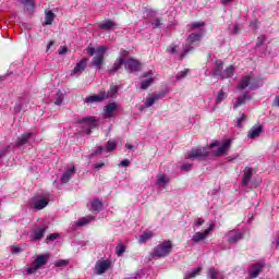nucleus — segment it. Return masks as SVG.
Masks as SVG:
<instances>
[{
  "mask_svg": "<svg viewBox=\"0 0 279 279\" xmlns=\"http://www.w3.org/2000/svg\"><path fill=\"white\" fill-rule=\"evenodd\" d=\"M171 250H173V244L171 241H163L154 247L151 256L154 258H162L165 256H169V254H171Z\"/></svg>",
  "mask_w": 279,
  "mask_h": 279,
  "instance_id": "f257e3e1",
  "label": "nucleus"
},
{
  "mask_svg": "<svg viewBox=\"0 0 279 279\" xmlns=\"http://www.w3.org/2000/svg\"><path fill=\"white\" fill-rule=\"evenodd\" d=\"M49 263V255L41 254L36 257V259L31 264L29 267L26 268V274L32 275L38 271V269H43L45 265Z\"/></svg>",
  "mask_w": 279,
  "mask_h": 279,
  "instance_id": "f03ea898",
  "label": "nucleus"
},
{
  "mask_svg": "<svg viewBox=\"0 0 279 279\" xmlns=\"http://www.w3.org/2000/svg\"><path fill=\"white\" fill-rule=\"evenodd\" d=\"M210 147L213 149V147H218V149H213V154L216 157H220V156H226V154H228V151H230V147H232V140L231 138H227L222 142L221 145H219V142H214L210 144Z\"/></svg>",
  "mask_w": 279,
  "mask_h": 279,
  "instance_id": "7ed1b4c3",
  "label": "nucleus"
},
{
  "mask_svg": "<svg viewBox=\"0 0 279 279\" xmlns=\"http://www.w3.org/2000/svg\"><path fill=\"white\" fill-rule=\"evenodd\" d=\"M238 88L239 90H245V88H248L250 90H256V88H258V80L252 75H246L241 78Z\"/></svg>",
  "mask_w": 279,
  "mask_h": 279,
  "instance_id": "20e7f679",
  "label": "nucleus"
},
{
  "mask_svg": "<svg viewBox=\"0 0 279 279\" xmlns=\"http://www.w3.org/2000/svg\"><path fill=\"white\" fill-rule=\"evenodd\" d=\"M210 154V146L193 148L187 153L186 158L195 160H204Z\"/></svg>",
  "mask_w": 279,
  "mask_h": 279,
  "instance_id": "39448f33",
  "label": "nucleus"
},
{
  "mask_svg": "<svg viewBox=\"0 0 279 279\" xmlns=\"http://www.w3.org/2000/svg\"><path fill=\"white\" fill-rule=\"evenodd\" d=\"M78 123L82 124L83 130L81 131V134H90L92 130H95L99 122L94 117H87L83 118L78 121Z\"/></svg>",
  "mask_w": 279,
  "mask_h": 279,
  "instance_id": "423d86ee",
  "label": "nucleus"
},
{
  "mask_svg": "<svg viewBox=\"0 0 279 279\" xmlns=\"http://www.w3.org/2000/svg\"><path fill=\"white\" fill-rule=\"evenodd\" d=\"M34 136V133L26 132L20 135L16 138V142L13 146L14 149H21L22 147H25V145H32V137Z\"/></svg>",
  "mask_w": 279,
  "mask_h": 279,
  "instance_id": "0eeeda50",
  "label": "nucleus"
},
{
  "mask_svg": "<svg viewBox=\"0 0 279 279\" xmlns=\"http://www.w3.org/2000/svg\"><path fill=\"white\" fill-rule=\"evenodd\" d=\"M106 51H108V48L104 46H100L96 49V56L94 57L92 64L98 71L101 69V64H104V56H106Z\"/></svg>",
  "mask_w": 279,
  "mask_h": 279,
  "instance_id": "6e6552de",
  "label": "nucleus"
},
{
  "mask_svg": "<svg viewBox=\"0 0 279 279\" xmlns=\"http://www.w3.org/2000/svg\"><path fill=\"white\" fill-rule=\"evenodd\" d=\"M48 205H49V199L41 198V197H34L29 202L31 208L35 210H43V208H47Z\"/></svg>",
  "mask_w": 279,
  "mask_h": 279,
  "instance_id": "1a4fd4ad",
  "label": "nucleus"
},
{
  "mask_svg": "<svg viewBox=\"0 0 279 279\" xmlns=\"http://www.w3.org/2000/svg\"><path fill=\"white\" fill-rule=\"evenodd\" d=\"M263 269H265V262L252 264L248 269V277L251 279L258 278V276L260 275V271H263Z\"/></svg>",
  "mask_w": 279,
  "mask_h": 279,
  "instance_id": "9d476101",
  "label": "nucleus"
},
{
  "mask_svg": "<svg viewBox=\"0 0 279 279\" xmlns=\"http://www.w3.org/2000/svg\"><path fill=\"white\" fill-rule=\"evenodd\" d=\"M124 69L130 73H136V71H141V62L136 59H129L124 61Z\"/></svg>",
  "mask_w": 279,
  "mask_h": 279,
  "instance_id": "9b49d317",
  "label": "nucleus"
},
{
  "mask_svg": "<svg viewBox=\"0 0 279 279\" xmlns=\"http://www.w3.org/2000/svg\"><path fill=\"white\" fill-rule=\"evenodd\" d=\"M117 110H119V104L117 102H110L107 106H105V109H104L105 119H112Z\"/></svg>",
  "mask_w": 279,
  "mask_h": 279,
  "instance_id": "f8f14e48",
  "label": "nucleus"
},
{
  "mask_svg": "<svg viewBox=\"0 0 279 279\" xmlns=\"http://www.w3.org/2000/svg\"><path fill=\"white\" fill-rule=\"evenodd\" d=\"M110 268V262L109 260H98L95 265V274L98 276H101V274H106L108 269Z\"/></svg>",
  "mask_w": 279,
  "mask_h": 279,
  "instance_id": "ddd939ff",
  "label": "nucleus"
},
{
  "mask_svg": "<svg viewBox=\"0 0 279 279\" xmlns=\"http://www.w3.org/2000/svg\"><path fill=\"white\" fill-rule=\"evenodd\" d=\"M208 234H210V227H208L204 232H202V231L196 232L192 236L191 242L192 243H202V241H206V239H208Z\"/></svg>",
  "mask_w": 279,
  "mask_h": 279,
  "instance_id": "4468645a",
  "label": "nucleus"
},
{
  "mask_svg": "<svg viewBox=\"0 0 279 279\" xmlns=\"http://www.w3.org/2000/svg\"><path fill=\"white\" fill-rule=\"evenodd\" d=\"M244 233L240 230H232L227 234V239L229 243H239L241 239H243Z\"/></svg>",
  "mask_w": 279,
  "mask_h": 279,
  "instance_id": "2eb2a0df",
  "label": "nucleus"
},
{
  "mask_svg": "<svg viewBox=\"0 0 279 279\" xmlns=\"http://www.w3.org/2000/svg\"><path fill=\"white\" fill-rule=\"evenodd\" d=\"M143 77H147V80L142 81L140 88L142 90H147L150 84H154V72L148 71L143 74Z\"/></svg>",
  "mask_w": 279,
  "mask_h": 279,
  "instance_id": "dca6fc26",
  "label": "nucleus"
},
{
  "mask_svg": "<svg viewBox=\"0 0 279 279\" xmlns=\"http://www.w3.org/2000/svg\"><path fill=\"white\" fill-rule=\"evenodd\" d=\"M88 62L87 59H82L76 65L74 66L73 71L71 72V75H82L84 71L86 70V63Z\"/></svg>",
  "mask_w": 279,
  "mask_h": 279,
  "instance_id": "f3484780",
  "label": "nucleus"
},
{
  "mask_svg": "<svg viewBox=\"0 0 279 279\" xmlns=\"http://www.w3.org/2000/svg\"><path fill=\"white\" fill-rule=\"evenodd\" d=\"M170 179L165 173H159L156 175V185L160 186L161 189H167V185L169 184Z\"/></svg>",
  "mask_w": 279,
  "mask_h": 279,
  "instance_id": "a211bd4d",
  "label": "nucleus"
},
{
  "mask_svg": "<svg viewBox=\"0 0 279 279\" xmlns=\"http://www.w3.org/2000/svg\"><path fill=\"white\" fill-rule=\"evenodd\" d=\"M252 175H254V170L250 167L244 168V175L242 178V186H248L252 180Z\"/></svg>",
  "mask_w": 279,
  "mask_h": 279,
  "instance_id": "6ab92c4d",
  "label": "nucleus"
},
{
  "mask_svg": "<svg viewBox=\"0 0 279 279\" xmlns=\"http://www.w3.org/2000/svg\"><path fill=\"white\" fill-rule=\"evenodd\" d=\"M260 134H263V125H255L248 131L247 137L254 141V138H258Z\"/></svg>",
  "mask_w": 279,
  "mask_h": 279,
  "instance_id": "aec40b11",
  "label": "nucleus"
},
{
  "mask_svg": "<svg viewBox=\"0 0 279 279\" xmlns=\"http://www.w3.org/2000/svg\"><path fill=\"white\" fill-rule=\"evenodd\" d=\"M45 232H47V226H39L33 231V240L40 241L45 236Z\"/></svg>",
  "mask_w": 279,
  "mask_h": 279,
  "instance_id": "412c9836",
  "label": "nucleus"
},
{
  "mask_svg": "<svg viewBox=\"0 0 279 279\" xmlns=\"http://www.w3.org/2000/svg\"><path fill=\"white\" fill-rule=\"evenodd\" d=\"M75 175V166L69 168L62 175H61V184H66L70 182L71 178Z\"/></svg>",
  "mask_w": 279,
  "mask_h": 279,
  "instance_id": "4be33fe9",
  "label": "nucleus"
},
{
  "mask_svg": "<svg viewBox=\"0 0 279 279\" xmlns=\"http://www.w3.org/2000/svg\"><path fill=\"white\" fill-rule=\"evenodd\" d=\"M104 99H106V96L100 92L99 95L87 96L85 98V104H99L100 101H104Z\"/></svg>",
  "mask_w": 279,
  "mask_h": 279,
  "instance_id": "5701e85b",
  "label": "nucleus"
},
{
  "mask_svg": "<svg viewBox=\"0 0 279 279\" xmlns=\"http://www.w3.org/2000/svg\"><path fill=\"white\" fill-rule=\"evenodd\" d=\"M117 93H119V86L112 85L107 93L102 92V96H105V99H110L117 97Z\"/></svg>",
  "mask_w": 279,
  "mask_h": 279,
  "instance_id": "b1692460",
  "label": "nucleus"
},
{
  "mask_svg": "<svg viewBox=\"0 0 279 279\" xmlns=\"http://www.w3.org/2000/svg\"><path fill=\"white\" fill-rule=\"evenodd\" d=\"M99 27L106 32H109V29H114V27H117V23H114L112 20H105L99 24Z\"/></svg>",
  "mask_w": 279,
  "mask_h": 279,
  "instance_id": "393cba45",
  "label": "nucleus"
},
{
  "mask_svg": "<svg viewBox=\"0 0 279 279\" xmlns=\"http://www.w3.org/2000/svg\"><path fill=\"white\" fill-rule=\"evenodd\" d=\"M202 36H204V33H192L187 37V45H195V43H199L202 40Z\"/></svg>",
  "mask_w": 279,
  "mask_h": 279,
  "instance_id": "a878e982",
  "label": "nucleus"
},
{
  "mask_svg": "<svg viewBox=\"0 0 279 279\" xmlns=\"http://www.w3.org/2000/svg\"><path fill=\"white\" fill-rule=\"evenodd\" d=\"M222 73H223V61L216 60L213 74L220 77Z\"/></svg>",
  "mask_w": 279,
  "mask_h": 279,
  "instance_id": "bb28decb",
  "label": "nucleus"
},
{
  "mask_svg": "<svg viewBox=\"0 0 279 279\" xmlns=\"http://www.w3.org/2000/svg\"><path fill=\"white\" fill-rule=\"evenodd\" d=\"M234 75V66L229 65L226 70L220 74V80H228Z\"/></svg>",
  "mask_w": 279,
  "mask_h": 279,
  "instance_id": "cd10ccee",
  "label": "nucleus"
},
{
  "mask_svg": "<svg viewBox=\"0 0 279 279\" xmlns=\"http://www.w3.org/2000/svg\"><path fill=\"white\" fill-rule=\"evenodd\" d=\"M247 99H252V97H250L247 94H244L242 97H238L233 104V109L236 110V108L243 106Z\"/></svg>",
  "mask_w": 279,
  "mask_h": 279,
  "instance_id": "c85d7f7f",
  "label": "nucleus"
},
{
  "mask_svg": "<svg viewBox=\"0 0 279 279\" xmlns=\"http://www.w3.org/2000/svg\"><path fill=\"white\" fill-rule=\"evenodd\" d=\"M123 64H125V60H123V58L117 59L112 69L109 70V73H117V71H119L123 66Z\"/></svg>",
  "mask_w": 279,
  "mask_h": 279,
  "instance_id": "c756f323",
  "label": "nucleus"
},
{
  "mask_svg": "<svg viewBox=\"0 0 279 279\" xmlns=\"http://www.w3.org/2000/svg\"><path fill=\"white\" fill-rule=\"evenodd\" d=\"M210 279H226V275L217 268L210 269Z\"/></svg>",
  "mask_w": 279,
  "mask_h": 279,
  "instance_id": "7c9ffc66",
  "label": "nucleus"
},
{
  "mask_svg": "<svg viewBox=\"0 0 279 279\" xmlns=\"http://www.w3.org/2000/svg\"><path fill=\"white\" fill-rule=\"evenodd\" d=\"M158 99H160V95H154L151 97H148L144 104L145 108H151L156 101H158Z\"/></svg>",
  "mask_w": 279,
  "mask_h": 279,
  "instance_id": "2f4dec72",
  "label": "nucleus"
},
{
  "mask_svg": "<svg viewBox=\"0 0 279 279\" xmlns=\"http://www.w3.org/2000/svg\"><path fill=\"white\" fill-rule=\"evenodd\" d=\"M101 208H104V203H101V201L96 198L92 202V210L94 213H99V210H101Z\"/></svg>",
  "mask_w": 279,
  "mask_h": 279,
  "instance_id": "473e14b6",
  "label": "nucleus"
},
{
  "mask_svg": "<svg viewBox=\"0 0 279 279\" xmlns=\"http://www.w3.org/2000/svg\"><path fill=\"white\" fill-rule=\"evenodd\" d=\"M204 22H194L190 24V28L192 29H199V34H205L206 31H204Z\"/></svg>",
  "mask_w": 279,
  "mask_h": 279,
  "instance_id": "72a5a7b5",
  "label": "nucleus"
},
{
  "mask_svg": "<svg viewBox=\"0 0 279 279\" xmlns=\"http://www.w3.org/2000/svg\"><path fill=\"white\" fill-rule=\"evenodd\" d=\"M93 219H95V217L89 216V217H83L81 219H78V221L76 222V226H88V223H90V221H93Z\"/></svg>",
  "mask_w": 279,
  "mask_h": 279,
  "instance_id": "f704fd0d",
  "label": "nucleus"
},
{
  "mask_svg": "<svg viewBox=\"0 0 279 279\" xmlns=\"http://www.w3.org/2000/svg\"><path fill=\"white\" fill-rule=\"evenodd\" d=\"M202 274V267L195 268L194 270L187 272L185 275V278L191 279V278H197Z\"/></svg>",
  "mask_w": 279,
  "mask_h": 279,
  "instance_id": "c9c22d12",
  "label": "nucleus"
},
{
  "mask_svg": "<svg viewBox=\"0 0 279 279\" xmlns=\"http://www.w3.org/2000/svg\"><path fill=\"white\" fill-rule=\"evenodd\" d=\"M53 19H56V14L51 11L46 12V22L45 25H51L53 23Z\"/></svg>",
  "mask_w": 279,
  "mask_h": 279,
  "instance_id": "e433bc0d",
  "label": "nucleus"
},
{
  "mask_svg": "<svg viewBox=\"0 0 279 279\" xmlns=\"http://www.w3.org/2000/svg\"><path fill=\"white\" fill-rule=\"evenodd\" d=\"M151 236H154V234L151 232H146L140 236L138 243H147V241H149V239H151Z\"/></svg>",
  "mask_w": 279,
  "mask_h": 279,
  "instance_id": "4c0bfd02",
  "label": "nucleus"
},
{
  "mask_svg": "<svg viewBox=\"0 0 279 279\" xmlns=\"http://www.w3.org/2000/svg\"><path fill=\"white\" fill-rule=\"evenodd\" d=\"M241 117L236 119V128H243V123H245V121H247V114L245 113H240Z\"/></svg>",
  "mask_w": 279,
  "mask_h": 279,
  "instance_id": "58836bf2",
  "label": "nucleus"
},
{
  "mask_svg": "<svg viewBox=\"0 0 279 279\" xmlns=\"http://www.w3.org/2000/svg\"><path fill=\"white\" fill-rule=\"evenodd\" d=\"M116 254L117 256H123V254H125V245L123 244H118L116 247Z\"/></svg>",
  "mask_w": 279,
  "mask_h": 279,
  "instance_id": "ea45409f",
  "label": "nucleus"
},
{
  "mask_svg": "<svg viewBox=\"0 0 279 279\" xmlns=\"http://www.w3.org/2000/svg\"><path fill=\"white\" fill-rule=\"evenodd\" d=\"M114 149H117L116 142L109 141L107 143V147L105 148V151H114Z\"/></svg>",
  "mask_w": 279,
  "mask_h": 279,
  "instance_id": "a19ab883",
  "label": "nucleus"
},
{
  "mask_svg": "<svg viewBox=\"0 0 279 279\" xmlns=\"http://www.w3.org/2000/svg\"><path fill=\"white\" fill-rule=\"evenodd\" d=\"M64 101V95H62V93H58L56 100H54V105L56 106H62V102Z\"/></svg>",
  "mask_w": 279,
  "mask_h": 279,
  "instance_id": "79ce46f5",
  "label": "nucleus"
},
{
  "mask_svg": "<svg viewBox=\"0 0 279 279\" xmlns=\"http://www.w3.org/2000/svg\"><path fill=\"white\" fill-rule=\"evenodd\" d=\"M190 71H191V70L185 69L184 71L179 72V73L177 74V80H178V82H180V80H184V77H186V75H189V72H190Z\"/></svg>",
  "mask_w": 279,
  "mask_h": 279,
  "instance_id": "37998d69",
  "label": "nucleus"
},
{
  "mask_svg": "<svg viewBox=\"0 0 279 279\" xmlns=\"http://www.w3.org/2000/svg\"><path fill=\"white\" fill-rule=\"evenodd\" d=\"M225 99H226V92L225 90L218 92L216 104H221V101H223Z\"/></svg>",
  "mask_w": 279,
  "mask_h": 279,
  "instance_id": "c03bdc74",
  "label": "nucleus"
},
{
  "mask_svg": "<svg viewBox=\"0 0 279 279\" xmlns=\"http://www.w3.org/2000/svg\"><path fill=\"white\" fill-rule=\"evenodd\" d=\"M266 40H267V36L260 35L259 37H257L256 47H263Z\"/></svg>",
  "mask_w": 279,
  "mask_h": 279,
  "instance_id": "a18cd8bd",
  "label": "nucleus"
},
{
  "mask_svg": "<svg viewBox=\"0 0 279 279\" xmlns=\"http://www.w3.org/2000/svg\"><path fill=\"white\" fill-rule=\"evenodd\" d=\"M69 265V260L59 259L54 263V267H66Z\"/></svg>",
  "mask_w": 279,
  "mask_h": 279,
  "instance_id": "49530a36",
  "label": "nucleus"
},
{
  "mask_svg": "<svg viewBox=\"0 0 279 279\" xmlns=\"http://www.w3.org/2000/svg\"><path fill=\"white\" fill-rule=\"evenodd\" d=\"M193 47L191 46H185L183 53L180 56V60H184V58L186 57V53H189V51H192Z\"/></svg>",
  "mask_w": 279,
  "mask_h": 279,
  "instance_id": "de8ad7c7",
  "label": "nucleus"
},
{
  "mask_svg": "<svg viewBox=\"0 0 279 279\" xmlns=\"http://www.w3.org/2000/svg\"><path fill=\"white\" fill-rule=\"evenodd\" d=\"M181 169H182V171H191V169H193V165H191V163H183L181 166Z\"/></svg>",
  "mask_w": 279,
  "mask_h": 279,
  "instance_id": "09e8293b",
  "label": "nucleus"
},
{
  "mask_svg": "<svg viewBox=\"0 0 279 279\" xmlns=\"http://www.w3.org/2000/svg\"><path fill=\"white\" fill-rule=\"evenodd\" d=\"M104 151H106V148L99 146L97 149L94 150V154L96 156H101V154H104Z\"/></svg>",
  "mask_w": 279,
  "mask_h": 279,
  "instance_id": "8fccbe9b",
  "label": "nucleus"
},
{
  "mask_svg": "<svg viewBox=\"0 0 279 279\" xmlns=\"http://www.w3.org/2000/svg\"><path fill=\"white\" fill-rule=\"evenodd\" d=\"M10 154V146L4 147L2 150H0V156H8Z\"/></svg>",
  "mask_w": 279,
  "mask_h": 279,
  "instance_id": "3c124183",
  "label": "nucleus"
},
{
  "mask_svg": "<svg viewBox=\"0 0 279 279\" xmlns=\"http://www.w3.org/2000/svg\"><path fill=\"white\" fill-rule=\"evenodd\" d=\"M22 3L28 8H34V0H22Z\"/></svg>",
  "mask_w": 279,
  "mask_h": 279,
  "instance_id": "603ef678",
  "label": "nucleus"
},
{
  "mask_svg": "<svg viewBox=\"0 0 279 279\" xmlns=\"http://www.w3.org/2000/svg\"><path fill=\"white\" fill-rule=\"evenodd\" d=\"M20 252H23V250L20 246H13L11 248V254H20Z\"/></svg>",
  "mask_w": 279,
  "mask_h": 279,
  "instance_id": "864d4df0",
  "label": "nucleus"
},
{
  "mask_svg": "<svg viewBox=\"0 0 279 279\" xmlns=\"http://www.w3.org/2000/svg\"><path fill=\"white\" fill-rule=\"evenodd\" d=\"M177 49H178V46L171 45V46H169L167 51H168V53H175Z\"/></svg>",
  "mask_w": 279,
  "mask_h": 279,
  "instance_id": "5fc2aeb1",
  "label": "nucleus"
},
{
  "mask_svg": "<svg viewBox=\"0 0 279 279\" xmlns=\"http://www.w3.org/2000/svg\"><path fill=\"white\" fill-rule=\"evenodd\" d=\"M160 25H162L160 20H155L154 22H151V26L154 27V29H157V27H160Z\"/></svg>",
  "mask_w": 279,
  "mask_h": 279,
  "instance_id": "6e6d98bb",
  "label": "nucleus"
},
{
  "mask_svg": "<svg viewBox=\"0 0 279 279\" xmlns=\"http://www.w3.org/2000/svg\"><path fill=\"white\" fill-rule=\"evenodd\" d=\"M66 51H69V49L66 47H60L58 52H59V56H64V53H66Z\"/></svg>",
  "mask_w": 279,
  "mask_h": 279,
  "instance_id": "4d7b16f0",
  "label": "nucleus"
},
{
  "mask_svg": "<svg viewBox=\"0 0 279 279\" xmlns=\"http://www.w3.org/2000/svg\"><path fill=\"white\" fill-rule=\"evenodd\" d=\"M219 226H221L220 222L217 223V221H214L210 223V232H213V230H215V228H219Z\"/></svg>",
  "mask_w": 279,
  "mask_h": 279,
  "instance_id": "13d9d810",
  "label": "nucleus"
},
{
  "mask_svg": "<svg viewBox=\"0 0 279 279\" xmlns=\"http://www.w3.org/2000/svg\"><path fill=\"white\" fill-rule=\"evenodd\" d=\"M56 239H58V234L52 233L47 238V241H56Z\"/></svg>",
  "mask_w": 279,
  "mask_h": 279,
  "instance_id": "bf43d9fd",
  "label": "nucleus"
},
{
  "mask_svg": "<svg viewBox=\"0 0 279 279\" xmlns=\"http://www.w3.org/2000/svg\"><path fill=\"white\" fill-rule=\"evenodd\" d=\"M87 53L88 56H93L94 53L97 56V50H95V48H88Z\"/></svg>",
  "mask_w": 279,
  "mask_h": 279,
  "instance_id": "052dcab7",
  "label": "nucleus"
},
{
  "mask_svg": "<svg viewBox=\"0 0 279 279\" xmlns=\"http://www.w3.org/2000/svg\"><path fill=\"white\" fill-rule=\"evenodd\" d=\"M195 226H204V219L198 218V219L195 221V223H194V228H195Z\"/></svg>",
  "mask_w": 279,
  "mask_h": 279,
  "instance_id": "680f3d73",
  "label": "nucleus"
},
{
  "mask_svg": "<svg viewBox=\"0 0 279 279\" xmlns=\"http://www.w3.org/2000/svg\"><path fill=\"white\" fill-rule=\"evenodd\" d=\"M120 165H121V167H130V160L124 159V160L121 161Z\"/></svg>",
  "mask_w": 279,
  "mask_h": 279,
  "instance_id": "e2e57ef3",
  "label": "nucleus"
},
{
  "mask_svg": "<svg viewBox=\"0 0 279 279\" xmlns=\"http://www.w3.org/2000/svg\"><path fill=\"white\" fill-rule=\"evenodd\" d=\"M272 106H276L277 108H279V96H276L274 101H272Z\"/></svg>",
  "mask_w": 279,
  "mask_h": 279,
  "instance_id": "0e129e2a",
  "label": "nucleus"
},
{
  "mask_svg": "<svg viewBox=\"0 0 279 279\" xmlns=\"http://www.w3.org/2000/svg\"><path fill=\"white\" fill-rule=\"evenodd\" d=\"M105 167V163L104 162H100V163H96L95 165V169H97V171H99V169H102Z\"/></svg>",
  "mask_w": 279,
  "mask_h": 279,
  "instance_id": "69168bd1",
  "label": "nucleus"
},
{
  "mask_svg": "<svg viewBox=\"0 0 279 279\" xmlns=\"http://www.w3.org/2000/svg\"><path fill=\"white\" fill-rule=\"evenodd\" d=\"M257 23H258V21L252 22L251 27H254V29H258Z\"/></svg>",
  "mask_w": 279,
  "mask_h": 279,
  "instance_id": "338daca9",
  "label": "nucleus"
},
{
  "mask_svg": "<svg viewBox=\"0 0 279 279\" xmlns=\"http://www.w3.org/2000/svg\"><path fill=\"white\" fill-rule=\"evenodd\" d=\"M130 52H128V50H121V56L123 58L128 57Z\"/></svg>",
  "mask_w": 279,
  "mask_h": 279,
  "instance_id": "774afa93",
  "label": "nucleus"
}]
</instances>
